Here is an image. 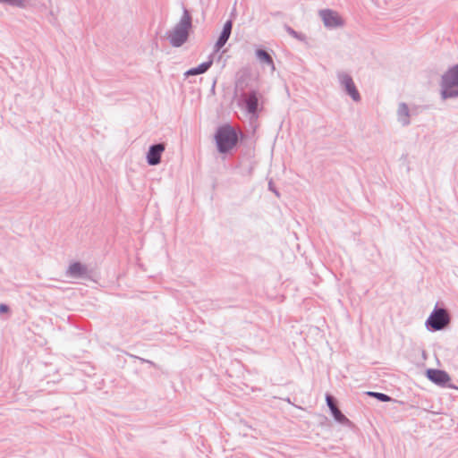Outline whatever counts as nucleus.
Listing matches in <instances>:
<instances>
[{
  "label": "nucleus",
  "mask_w": 458,
  "mask_h": 458,
  "mask_svg": "<svg viewBox=\"0 0 458 458\" xmlns=\"http://www.w3.org/2000/svg\"><path fill=\"white\" fill-rule=\"evenodd\" d=\"M192 27V18L186 8L174 27L166 32V38L174 47H180L188 41L190 30Z\"/></svg>",
  "instance_id": "nucleus-1"
},
{
  "label": "nucleus",
  "mask_w": 458,
  "mask_h": 458,
  "mask_svg": "<svg viewBox=\"0 0 458 458\" xmlns=\"http://www.w3.org/2000/svg\"><path fill=\"white\" fill-rule=\"evenodd\" d=\"M217 149L220 153H227L238 142L236 131L231 125H224L217 129L215 135Z\"/></svg>",
  "instance_id": "nucleus-2"
},
{
  "label": "nucleus",
  "mask_w": 458,
  "mask_h": 458,
  "mask_svg": "<svg viewBox=\"0 0 458 458\" xmlns=\"http://www.w3.org/2000/svg\"><path fill=\"white\" fill-rule=\"evenodd\" d=\"M441 97L443 99L458 97V64L449 68L442 76Z\"/></svg>",
  "instance_id": "nucleus-3"
},
{
  "label": "nucleus",
  "mask_w": 458,
  "mask_h": 458,
  "mask_svg": "<svg viewBox=\"0 0 458 458\" xmlns=\"http://www.w3.org/2000/svg\"><path fill=\"white\" fill-rule=\"evenodd\" d=\"M449 323L450 317L446 310L436 307L427 319L426 326L431 331H439L446 327Z\"/></svg>",
  "instance_id": "nucleus-4"
},
{
  "label": "nucleus",
  "mask_w": 458,
  "mask_h": 458,
  "mask_svg": "<svg viewBox=\"0 0 458 458\" xmlns=\"http://www.w3.org/2000/svg\"><path fill=\"white\" fill-rule=\"evenodd\" d=\"M340 87L350 96L354 102H360L361 98L352 76L343 71L337 72L336 73Z\"/></svg>",
  "instance_id": "nucleus-5"
},
{
  "label": "nucleus",
  "mask_w": 458,
  "mask_h": 458,
  "mask_svg": "<svg viewBox=\"0 0 458 458\" xmlns=\"http://www.w3.org/2000/svg\"><path fill=\"white\" fill-rule=\"evenodd\" d=\"M319 16L323 21L325 27L335 29L344 26V21L335 11L326 9L319 12Z\"/></svg>",
  "instance_id": "nucleus-6"
},
{
  "label": "nucleus",
  "mask_w": 458,
  "mask_h": 458,
  "mask_svg": "<svg viewBox=\"0 0 458 458\" xmlns=\"http://www.w3.org/2000/svg\"><path fill=\"white\" fill-rule=\"evenodd\" d=\"M165 149V143L153 144L148 148L147 153V162L149 165H157L161 162L162 153Z\"/></svg>",
  "instance_id": "nucleus-7"
},
{
  "label": "nucleus",
  "mask_w": 458,
  "mask_h": 458,
  "mask_svg": "<svg viewBox=\"0 0 458 458\" xmlns=\"http://www.w3.org/2000/svg\"><path fill=\"white\" fill-rule=\"evenodd\" d=\"M426 376L431 382L440 386H445L451 380L447 372L436 369H427Z\"/></svg>",
  "instance_id": "nucleus-8"
},
{
  "label": "nucleus",
  "mask_w": 458,
  "mask_h": 458,
  "mask_svg": "<svg viewBox=\"0 0 458 458\" xmlns=\"http://www.w3.org/2000/svg\"><path fill=\"white\" fill-rule=\"evenodd\" d=\"M65 275L72 279L85 278L88 276V267L81 262H73L68 267Z\"/></svg>",
  "instance_id": "nucleus-9"
},
{
  "label": "nucleus",
  "mask_w": 458,
  "mask_h": 458,
  "mask_svg": "<svg viewBox=\"0 0 458 458\" xmlns=\"http://www.w3.org/2000/svg\"><path fill=\"white\" fill-rule=\"evenodd\" d=\"M242 99L245 104L246 111L252 115L256 114L259 109V98L257 91L252 90L242 95Z\"/></svg>",
  "instance_id": "nucleus-10"
},
{
  "label": "nucleus",
  "mask_w": 458,
  "mask_h": 458,
  "mask_svg": "<svg viewBox=\"0 0 458 458\" xmlns=\"http://www.w3.org/2000/svg\"><path fill=\"white\" fill-rule=\"evenodd\" d=\"M233 29V21L231 20L227 21L223 27L222 32L218 37L216 44H215V51L218 52L227 42L229 39Z\"/></svg>",
  "instance_id": "nucleus-11"
},
{
  "label": "nucleus",
  "mask_w": 458,
  "mask_h": 458,
  "mask_svg": "<svg viewBox=\"0 0 458 458\" xmlns=\"http://www.w3.org/2000/svg\"><path fill=\"white\" fill-rule=\"evenodd\" d=\"M396 115H397V121L403 126H408L411 123V121H410L411 111L405 103L403 102L398 105Z\"/></svg>",
  "instance_id": "nucleus-12"
},
{
  "label": "nucleus",
  "mask_w": 458,
  "mask_h": 458,
  "mask_svg": "<svg viewBox=\"0 0 458 458\" xmlns=\"http://www.w3.org/2000/svg\"><path fill=\"white\" fill-rule=\"evenodd\" d=\"M212 64L213 60L210 58L208 61L200 64L197 67L186 71L184 76L187 78L189 76L205 73L211 67Z\"/></svg>",
  "instance_id": "nucleus-13"
},
{
  "label": "nucleus",
  "mask_w": 458,
  "mask_h": 458,
  "mask_svg": "<svg viewBox=\"0 0 458 458\" xmlns=\"http://www.w3.org/2000/svg\"><path fill=\"white\" fill-rule=\"evenodd\" d=\"M256 56L260 64L269 66L272 69V71L275 70L273 58L268 52H267L264 49H257Z\"/></svg>",
  "instance_id": "nucleus-14"
},
{
  "label": "nucleus",
  "mask_w": 458,
  "mask_h": 458,
  "mask_svg": "<svg viewBox=\"0 0 458 458\" xmlns=\"http://www.w3.org/2000/svg\"><path fill=\"white\" fill-rule=\"evenodd\" d=\"M331 413L334 419L341 423V424H349L350 420L342 413V411L336 406L335 408H332Z\"/></svg>",
  "instance_id": "nucleus-15"
},
{
  "label": "nucleus",
  "mask_w": 458,
  "mask_h": 458,
  "mask_svg": "<svg viewBox=\"0 0 458 458\" xmlns=\"http://www.w3.org/2000/svg\"><path fill=\"white\" fill-rule=\"evenodd\" d=\"M367 394H368V395L373 396L380 402H390L392 400V398L389 395L383 394V393L368 392Z\"/></svg>",
  "instance_id": "nucleus-16"
},
{
  "label": "nucleus",
  "mask_w": 458,
  "mask_h": 458,
  "mask_svg": "<svg viewBox=\"0 0 458 458\" xmlns=\"http://www.w3.org/2000/svg\"><path fill=\"white\" fill-rule=\"evenodd\" d=\"M28 1L29 0H0V3L7 4L12 6L23 8V7H25Z\"/></svg>",
  "instance_id": "nucleus-17"
},
{
  "label": "nucleus",
  "mask_w": 458,
  "mask_h": 458,
  "mask_svg": "<svg viewBox=\"0 0 458 458\" xmlns=\"http://www.w3.org/2000/svg\"><path fill=\"white\" fill-rule=\"evenodd\" d=\"M326 401H327V404L329 407L330 411H332V408H335L337 406L334 397L331 395H327Z\"/></svg>",
  "instance_id": "nucleus-18"
},
{
  "label": "nucleus",
  "mask_w": 458,
  "mask_h": 458,
  "mask_svg": "<svg viewBox=\"0 0 458 458\" xmlns=\"http://www.w3.org/2000/svg\"><path fill=\"white\" fill-rule=\"evenodd\" d=\"M286 30H287V32H288L291 36H293V37H294V38H298V33H297L293 29H292L291 27H286Z\"/></svg>",
  "instance_id": "nucleus-19"
},
{
  "label": "nucleus",
  "mask_w": 458,
  "mask_h": 458,
  "mask_svg": "<svg viewBox=\"0 0 458 458\" xmlns=\"http://www.w3.org/2000/svg\"><path fill=\"white\" fill-rule=\"evenodd\" d=\"M9 311V307L6 304H0V314Z\"/></svg>",
  "instance_id": "nucleus-20"
},
{
  "label": "nucleus",
  "mask_w": 458,
  "mask_h": 458,
  "mask_svg": "<svg viewBox=\"0 0 458 458\" xmlns=\"http://www.w3.org/2000/svg\"><path fill=\"white\" fill-rule=\"evenodd\" d=\"M268 188L270 191H272L273 192L276 193V196H279V193L277 192V191L274 188L273 186V182H269L268 183Z\"/></svg>",
  "instance_id": "nucleus-21"
}]
</instances>
